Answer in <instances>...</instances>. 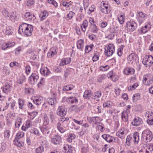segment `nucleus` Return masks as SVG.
I'll list each match as a JSON object with an SVG mask.
<instances>
[{
	"mask_svg": "<svg viewBox=\"0 0 153 153\" xmlns=\"http://www.w3.org/2000/svg\"><path fill=\"white\" fill-rule=\"evenodd\" d=\"M30 131L31 133H33L34 134L39 135V130L37 129H36L35 128H33L30 130Z\"/></svg>",
	"mask_w": 153,
	"mask_h": 153,
	"instance_id": "nucleus-59",
	"label": "nucleus"
},
{
	"mask_svg": "<svg viewBox=\"0 0 153 153\" xmlns=\"http://www.w3.org/2000/svg\"><path fill=\"white\" fill-rule=\"evenodd\" d=\"M137 20L140 24L142 23L146 19L147 15L142 12H139L137 14Z\"/></svg>",
	"mask_w": 153,
	"mask_h": 153,
	"instance_id": "nucleus-8",
	"label": "nucleus"
},
{
	"mask_svg": "<svg viewBox=\"0 0 153 153\" xmlns=\"http://www.w3.org/2000/svg\"><path fill=\"white\" fill-rule=\"evenodd\" d=\"M51 121L53 123L55 119V113L53 111L50 112L49 114Z\"/></svg>",
	"mask_w": 153,
	"mask_h": 153,
	"instance_id": "nucleus-51",
	"label": "nucleus"
},
{
	"mask_svg": "<svg viewBox=\"0 0 153 153\" xmlns=\"http://www.w3.org/2000/svg\"><path fill=\"white\" fill-rule=\"evenodd\" d=\"M121 117L123 121L128 123V115L126 112H123L121 113Z\"/></svg>",
	"mask_w": 153,
	"mask_h": 153,
	"instance_id": "nucleus-30",
	"label": "nucleus"
},
{
	"mask_svg": "<svg viewBox=\"0 0 153 153\" xmlns=\"http://www.w3.org/2000/svg\"><path fill=\"white\" fill-rule=\"evenodd\" d=\"M106 77V76L104 75H101L99 76L97 79L98 81L99 82H101L102 81L104 80Z\"/></svg>",
	"mask_w": 153,
	"mask_h": 153,
	"instance_id": "nucleus-60",
	"label": "nucleus"
},
{
	"mask_svg": "<svg viewBox=\"0 0 153 153\" xmlns=\"http://www.w3.org/2000/svg\"><path fill=\"white\" fill-rule=\"evenodd\" d=\"M84 8L85 10L89 5L88 0H83Z\"/></svg>",
	"mask_w": 153,
	"mask_h": 153,
	"instance_id": "nucleus-64",
	"label": "nucleus"
},
{
	"mask_svg": "<svg viewBox=\"0 0 153 153\" xmlns=\"http://www.w3.org/2000/svg\"><path fill=\"white\" fill-rule=\"evenodd\" d=\"M10 86L9 84H6L5 86L3 87V91L5 93H7L9 92L10 90Z\"/></svg>",
	"mask_w": 153,
	"mask_h": 153,
	"instance_id": "nucleus-40",
	"label": "nucleus"
},
{
	"mask_svg": "<svg viewBox=\"0 0 153 153\" xmlns=\"http://www.w3.org/2000/svg\"><path fill=\"white\" fill-rule=\"evenodd\" d=\"M133 141V138L130 135H128L126 139V145L129 146L131 145V143L132 141Z\"/></svg>",
	"mask_w": 153,
	"mask_h": 153,
	"instance_id": "nucleus-38",
	"label": "nucleus"
},
{
	"mask_svg": "<svg viewBox=\"0 0 153 153\" xmlns=\"http://www.w3.org/2000/svg\"><path fill=\"white\" fill-rule=\"evenodd\" d=\"M43 126H46L48 124H49V120L47 114H44L43 116Z\"/></svg>",
	"mask_w": 153,
	"mask_h": 153,
	"instance_id": "nucleus-29",
	"label": "nucleus"
},
{
	"mask_svg": "<svg viewBox=\"0 0 153 153\" xmlns=\"http://www.w3.org/2000/svg\"><path fill=\"white\" fill-rule=\"evenodd\" d=\"M99 53L97 52L94 53V56L92 58V61L93 62H96L99 59Z\"/></svg>",
	"mask_w": 153,
	"mask_h": 153,
	"instance_id": "nucleus-48",
	"label": "nucleus"
},
{
	"mask_svg": "<svg viewBox=\"0 0 153 153\" xmlns=\"http://www.w3.org/2000/svg\"><path fill=\"white\" fill-rule=\"evenodd\" d=\"M13 33V30L11 27H7L4 33L5 34L7 35H12Z\"/></svg>",
	"mask_w": 153,
	"mask_h": 153,
	"instance_id": "nucleus-34",
	"label": "nucleus"
},
{
	"mask_svg": "<svg viewBox=\"0 0 153 153\" xmlns=\"http://www.w3.org/2000/svg\"><path fill=\"white\" fill-rule=\"evenodd\" d=\"M64 152L65 153H71L72 152V148L71 145L68 144L64 145L63 147Z\"/></svg>",
	"mask_w": 153,
	"mask_h": 153,
	"instance_id": "nucleus-18",
	"label": "nucleus"
},
{
	"mask_svg": "<svg viewBox=\"0 0 153 153\" xmlns=\"http://www.w3.org/2000/svg\"><path fill=\"white\" fill-rule=\"evenodd\" d=\"M91 31L94 33H97L98 31V29L96 25H93L91 26Z\"/></svg>",
	"mask_w": 153,
	"mask_h": 153,
	"instance_id": "nucleus-43",
	"label": "nucleus"
},
{
	"mask_svg": "<svg viewBox=\"0 0 153 153\" xmlns=\"http://www.w3.org/2000/svg\"><path fill=\"white\" fill-rule=\"evenodd\" d=\"M67 109L64 106H59L57 110L56 113L58 115L63 117L66 114Z\"/></svg>",
	"mask_w": 153,
	"mask_h": 153,
	"instance_id": "nucleus-7",
	"label": "nucleus"
},
{
	"mask_svg": "<svg viewBox=\"0 0 153 153\" xmlns=\"http://www.w3.org/2000/svg\"><path fill=\"white\" fill-rule=\"evenodd\" d=\"M124 45H122L120 46L117 50V54L119 56H122L123 53V50L124 47Z\"/></svg>",
	"mask_w": 153,
	"mask_h": 153,
	"instance_id": "nucleus-46",
	"label": "nucleus"
},
{
	"mask_svg": "<svg viewBox=\"0 0 153 153\" xmlns=\"http://www.w3.org/2000/svg\"><path fill=\"white\" fill-rule=\"evenodd\" d=\"M33 103L36 105H40L42 103L43 101V98L41 96L35 97H33L31 98Z\"/></svg>",
	"mask_w": 153,
	"mask_h": 153,
	"instance_id": "nucleus-10",
	"label": "nucleus"
},
{
	"mask_svg": "<svg viewBox=\"0 0 153 153\" xmlns=\"http://www.w3.org/2000/svg\"><path fill=\"white\" fill-rule=\"evenodd\" d=\"M76 135L74 134H70L68 136L67 140L68 142H71L75 138Z\"/></svg>",
	"mask_w": 153,
	"mask_h": 153,
	"instance_id": "nucleus-52",
	"label": "nucleus"
},
{
	"mask_svg": "<svg viewBox=\"0 0 153 153\" xmlns=\"http://www.w3.org/2000/svg\"><path fill=\"white\" fill-rule=\"evenodd\" d=\"M142 63L144 65L151 66L153 63V57L151 55H146L143 59Z\"/></svg>",
	"mask_w": 153,
	"mask_h": 153,
	"instance_id": "nucleus-6",
	"label": "nucleus"
},
{
	"mask_svg": "<svg viewBox=\"0 0 153 153\" xmlns=\"http://www.w3.org/2000/svg\"><path fill=\"white\" fill-rule=\"evenodd\" d=\"M56 54L57 52L56 51V48L53 47L50 49L48 53L47 56L49 58H51Z\"/></svg>",
	"mask_w": 153,
	"mask_h": 153,
	"instance_id": "nucleus-16",
	"label": "nucleus"
},
{
	"mask_svg": "<svg viewBox=\"0 0 153 153\" xmlns=\"http://www.w3.org/2000/svg\"><path fill=\"white\" fill-rule=\"evenodd\" d=\"M115 51L114 45L112 44H110L105 48V54L107 56H111Z\"/></svg>",
	"mask_w": 153,
	"mask_h": 153,
	"instance_id": "nucleus-4",
	"label": "nucleus"
},
{
	"mask_svg": "<svg viewBox=\"0 0 153 153\" xmlns=\"http://www.w3.org/2000/svg\"><path fill=\"white\" fill-rule=\"evenodd\" d=\"M10 18L13 22L17 21L19 19L18 15L16 13L13 11L11 15H10Z\"/></svg>",
	"mask_w": 153,
	"mask_h": 153,
	"instance_id": "nucleus-21",
	"label": "nucleus"
},
{
	"mask_svg": "<svg viewBox=\"0 0 153 153\" xmlns=\"http://www.w3.org/2000/svg\"><path fill=\"white\" fill-rule=\"evenodd\" d=\"M142 122V119L139 117H135L133 119L131 124L134 126H139Z\"/></svg>",
	"mask_w": 153,
	"mask_h": 153,
	"instance_id": "nucleus-11",
	"label": "nucleus"
},
{
	"mask_svg": "<svg viewBox=\"0 0 153 153\" xmlns=\"http://www.w3.org/2000/svg\"><path fill=\"white\" fill-rule=\"evenodd\" d=\"M101 7H103L104 9H106L107 10H111V7L107 3H106L104 2H102L101 3Z\"/></svg>",
	"mask_w": 153,
	"mask_h": 153,
	"instance_id": "nucleus-35",
	"label": "nucleus"
},
{
	"mask_svg": "<svg viewBox=\"0 0 153 153\" xmlns=\"http://www.w3.org/2000/svg\"><path fill=\"white\" fill-rule=\"evenodd\" d=\"M145 153H153V144H150L146 146Z\"/></svg>",
	"mask_w": 153,
	"mask_h": 153,
	"instance_id": "nucleus-22",
	"label": "nucleus"
},
{
	"mask_svg": "<svg viewBox=\"0 0 153 153\" xmlns=\"http://www.w3.org/2000/svg\"><path fill=\"white\" fill-rule=\"evenodd\" d=\"M102 137L107 142L109 143L114 142L115 141V139L114 137L109 134H104L102 135Z\"/></svg>",
	"mask_w": 153,
	"mask_h": 153,
	"instance_id": "nucleus-13",
	"label": "nucleus"
},
{
	"mask_svg": "<svg viewBox=\"0 0 153 153\" xmlns=\"http://www.w3.org/2000/svg\"><path fill=\"white\" fill-rule=\"evenodd\" d=\"M41 74L44 76H47L51 73L49 69L47 67H44L41 68L40 70Z\"/></svg>",
	"mask_w": 153,
	"mask_h": 153,
	"instance_id": "nucleus-14",
	"label": "nucleus"
},
{
	"mask_svg": "<svg viewBox=\"0 0 153 153\" xmlns=\"http://www.w3.org/2000/svg\"><path fill=\"white\" fill-rule=\"evenodd\" d=\"M140 97V94L139 93L134 94L132 97L133 102L136 101L137 100L139 99Z\"/></svg>",
	"mask_w": 153,
	"mask_h": 153,
	"instance_id": "nucleus-56",
	"label": "nucleus"
},
{
	"mask_svg": "<svg viewBox=\"0 0 153 153\" xmlns=\"http://www.w3.org/2000/svg\"><path fill=\"white\" fill-rule=\"evenodd\" d=\"M135 72L134 69L131 68H126L124 71V73L126 75L133 74Z\"/></svg>",
	"mask_w": 153,
	"mask_h": 153,
	"instance_id": "nucleus-20",
	"label": "nucleus"
},
{
	"mask_svg": "<svg viewBox=\"0 0 153 153\" xmlns=\"http://www.w3.org/2000/svg\"><path fill=\"white\" fill-rule=\"evenodd\" d=\"M14 144L18 146L21 147L23 146L22 142L19 140H14Z\"/></svg>",
	"mask_w": 153,
	"mask_h": 153,
	"instance_id": "nucleus-53",
	"label": "nucleus"
},
{
	"mask_svg": "<svg viewBox=\"0 0 153 153\" xmlns=\"http://www.w3.org/2000/svg\"><path fill=\"white\" fill-rule=\"evenodd\" d=\"M24 133L22 131H20L18 133L15 138V140H19L24 136Z\"/></svg>",
	"mask_w": 153,
	"mask_h": 153,
	"instance_id": "nucleus-47",
	"label": "nucleus"
},
{
	"mask_svg": "<svg viewBox=\"0 0 153 153\" xmlns=\"http://www.w3.org/2000/svg\"><path fill=\"white\" fill-rule=\"evenodd\" d=\"M94 45L93 44H91L89 45L86 46L85 48V52L86 53H88L92 50Z\"/></svg>",
	"mask_w": 153,
	"mask_h": 153,
	"instance_id": "nucleus-45",
	"label": "nucleus"
},
{
	"mask_svg": "<svg viewBox=\"0 0 153 153\" xmlns=\"http://www.w3.org/2000/svg\"><path fill=\"white\" fill-rule=\"evenodd\" d=\"M43 134L46 136H48L50 133L49 128L47 126H43V128L41 129Z\"/></svg>",
	"mask_w": 153,
	"mask_h": 153,
	"instance_id": "nucleus-32",
	"label": "nucleus"
},
{
	"mask_svg": "<svg viewBox=\"0 0 153 153\" xmlns=\"http://www.w3.org/2000/svg\"><path fill=\"white\" fill-rule=\"evenodd\" d=\"M66 126H62L61 124L58 123L57 124V128L58 131L61 133H63L66 131L67 130Z\"/></svg>",
	"mask_w": 153,
	"mask_h": 153,
	"instance_id": "nucleus-17",
	"label": "nucleus"
},
{
	"mask_svg": "<svg viewBox=\"0 0 153 153\" xmlns=\"http://www.w3.org/2000/svg\"><path fill=\"white\" fill-rule=\"evenodd\" d=\"M47 102L49 104L53 105L55 104L56 100L55 98H48L47 99Z\"/></svg>",
	"mask_w": 153,
	"mask_h": 153,
	"instance_id": "nucleus-33",
	"label": "nucleus"
},
{
	"mask_svg": "<svg viewBox=\"0 0 153 153\" xmlns=\"http://www.w3.org/2000/svg\"><path fill=\"white\" fill-rule=\"evenodd\" d=\"M44 147L40 146L37 148L36 149V152L37 153H42L44 151Z\"/></svg>",
	"mask_w": 153,
	"mask_h": 153,
	"instance_id": "nucleus-57",
	"label": "nucleus"
},
{
	"mask_svg": "<svg viewBox=\"0 0 153 153\" xmlns=\"http://www.w3.org/2000/svg\"><path fill=\"white\" fill-rule=\"evenodd\" d=\"M93 94L91 93V91L88 90L85 91L83 95V97L86 99L88 100L90 97L92 98Z\"/></svg>",
	"mask_w": 153,
	"mask_h": 153,
	"instance_id": "nucleus-24",
	"label": "nucleus"
},
{
	"mask_svg": "<svg viewBox=\"0 0 153 153\" xmlns=\"http://www.w3.org/2000/svg\"><path fill=\"white\" fill-rule=\"evenodd\" d=\"M141 140L145 143L149 142L153 139L152 132L149 129H146L143 131L142 134Z\"/></svg>",
	"mask_w": 153,
	"mask_h": 153,
	"instance_id": "nucleus-1",
	"label": "nucleus"
},
{
	"mask_svg": "<svg viewBox=\"0 0 153 153\" xmlns=\"http://www.w3.org/2000/svg\"><path fill=\"white\" fill-rule=\"evenodd\" d=\"M66 101L70 104L78 102V100L75 97H70L66 99Z\"/></svg>",
	"mask_w": 153,
	"mask_h": 153,
	"instance_id": "nucleus-25",
	"label": "nucleus"
},
{
	"mask_svg": "<svg viewBox=\"0 0 153 153\" xmlns=\"http://www.w3.org/2000/svg\"><path fill=\"white\" fill-rule=\"evenodd\" d=\"M143 83L146 85H149L153 83V77L150 74H146L144 76L143 80Z\"/></svg>",
	"mask_w": 153,
	"mask_h": 153,
	"instance_id": "nucleus-5",
	"label": "nucleus"
},
{
	"mask_svg": "<svg viewBox=\"0 0 153 153\" xmlns=\"http://www.w3.org/2000/svg\"><path fill=\"white\" fill-rule=\"evenodd\" d=\"M2 15L5 17H10V14H9V12L5 9L3 10L2 11Z\"/></svg>",
	"mask_w": 153,
	"mask_h": 153,
	"instance_id": "nucleus-61",
	"label": "nucleus"
},
{
	"mask_svg": "<svg viewBox=\"0 0 153 153\" xmlns=\"http://www.w3.org/2000/svg\"><path fill=\"white\" fill-rule=\"evenodd\" d=\"M88 24V22L87 20H85L83 21L82 23L80 25V27L81 29L83 32H84L86 31Z\"/></svg>",
	"mask_w": 153,
	"mask_h": 153,
	"instance_id": "nucleus-23",
	"label": "nucleus"
},
{
	"mask_svg": "<svg viewBox=\"0 0 153 153\" xmlns=\"http://www.w3.org/2000/svg\"><path fill=\"white\" fill-rule=\"evenodd\" d=\"M71 61V58H64L62 59L61 60V63H60V65H64L68 64Z\"/></svg>",
	"mask_w": 153,
	"mask_h": 153,
	"instance_id": "nucleus-27",
	"label": "nucleus"
},
{
	"mask_svg": "<svg viewBox=\"0 0 153 153\" xmlns=\"http://www.w3.org/2000/svg\"><path fill=\"white\" fill-rule=\"evenodd\" d=\"M138 86V84L134 83L132 86H130L128 88V90L129 91L134 90Z\"/></svg>",
	"mask_w": 153,
	"mask_h": 153,
	"instance_id": "nucleus-62",
	"label": "nucleus"
},
{
	"mask_svg": "<svg viewBox=\"0 0 153 153\" xmlns=\"http://www.w3.org/2000/svg\"><path fill=\"white\" fill-rule=\"evenodd\" d=\"M110 68L109 65H107L105 66H101L100 67V70L102 71H107Z\"/></svg>",
	"mask_w": 153,
	"mask_h": 153,
	"instance_id": "nucleus-55",
	"label": "nucleus"
},
{
	"mask_svg": "<svg viewBox=\"0 0 153 153\" xmlns=\"http://www.w3.org/2000/svg\"><path fill=\"white\" fill-rule=\"evenodd\" d=\"M133 137V141L135 144H137L140 140L139 133L137 132L134 133Z\"/></svg>",
	"mask_w": 153,
	"mask_h": 153,
	"instance_id": "nucleus-19",
	"label": "nucleus"
},
{
	"mask_svg": "<svg viewBox=\"0 0 153 153\" xmlns=\"http://www.w3.org/2000/svg\"><path fill=\"white\" fill-rule=\"evenodd\" d=\"M15 45L14 42H12L11 43H4L1 45V48L3 50H5L8 48H10L14 46Z\"/></svg>",
	"mask_w": 153,
	"mask_h": 153,
	"instance_id": "nucleus-28",
	"label": "nucleus"
},
{
	"mask_svg": "<svg viewBox=\"0 0 153 153\" xmlns=\"http://www.w3.org/2000/svg\"><path fill=\"white\" fill-rule=\"evenodd\" d=\"M98 120L99 117H97L88 118V120L91 123H94L96 124L98 123Z\"/></svg>",
	"mask_w": 153,
	"mask_h": 153,
	"instance_id": "nucleus-31",
	"label": "nucleus"
},
{
	"mask_svg": "<svg viewBox=\"0 0 153 153\" xmlns=\"http://www.w3.org/2000/svg\"><path fill=\"white\" fill-rule=\"evenodd\" d=\"M149 25H146L144 27H142L141 31L142 33H144L149 30Z\"/></svg>",
	"mask_w": 153,
	"mask_h": 153,
	"instance_id": "nucleus-54",
	"label": "nucleus"
},
{
	"mask_svg": "<svg viewBox=\"0 0 153 153\" xmlns=\"http://www.w3.org/2000/svg\"><path fill=\"white\" fill-rule=\"evenodd\" d=\"M39 76L35 73H32L29 77V84L31 85L35 84L36 83Z\"/></svg>",
	"mask_w": 153,
	"mask_h": 153,
	"instance_id": "nucleus-9",
	"label": "nucleus"
},
{
	"mask_svg": "<svg viewBox=\"0 0 153 153\" xmlns=\"http://www.w3.org/2000/svg\"><path fill=\"white\" fill-rule=\"evenodd\" d=\"M118 19L119 23L122 24H123L125 21V17L124 15H120L119 16H118Z\"/></svg>",
	"mask_w": 153,
	"mask_h": 153,
	"instance_id": "nucleus-44",
	"label": "nucleus"
},
{
	"mask_svg": "<svg viewBox=\"0 0 153 153\" xmlns=\"http://www.w3.org/2000/svg\"><path fill=\"white\" fill-rule=\"evenodd\" d=\"M77 47L78 49L82 51L84 47V41L82 39H80L77 42Z\"/></svg>",
	"mask_w": 153,
	"mask_h": 153,
	"instance_id": "nucleus-26",
	"label": "nucleus"
},
{
	"mask_svg": "<svg viewBox=\"0 0 153 153\" xmlns=\"http://www.w3.org/2000/svg\"><path fill=\"white\" fill-rule=\"evenodd\" d=\"M102 95V94L100 91H98L95 92L94 94H93L92 98L93 99H95L97 98H100Z\"/></svg>",
	"mask_w": 153,
	"mask_h": 153,
	"instance_id": "nucleus-37",
	"label": "nucleus"
},
{
	"mask_svg": "<svg viewBox=\"0 0 153 153\" xmlns=\"http://www.w3.org/2000/svg\"><path fill=\"white\" fill-rule=\"evenodd\" d=\"M62 5L66 9H68L71 6V4L70 2H67L66 1H64L62 2Z\"/></svg>",
	"mask_w": 153,
	"mask_h": 153,
	"instance_id": "nucleus-50",
	"label": "nucleus"
},
{
	"mask_svg": "<svg viewBox=\"0 0 153 153\" xmlns=\"http://www.w3.org/2000/svg\"><path fill=\"white\" fill-rule=\"evenodd\" d=\"M41 15L42 16L40 18V20L42 21L48 15V13L45 10L41 14Z\"/></svg>",
	"mask_w": 153,
	"mask_h": 153,
	"instance_id": "nucleus-49",
	"label": "nucleus"
},
{
	"mask_svg": "<svg viewBox=\"0 0 153 153\" xmlns=\"http://www.w3.org/2000/svg\"><path fill=\"white\" fill-rule=\"evenodd\" d=\"M61 140V137L60 136L55 135L53 138H51V141L53 144L57 145L59 143Z\"/></svg>",
	"mask_w": 153,
	"mask_h": 153,
	"instance_id": "nucleus-12",
	"label": "nucleus"
},
{
	"mask_svg": "<svg viewBox=\"0 0 153 153\" xmlns=\"http://www.w3.org/2000/svg\"><path fill=\"white\" fill-rule=\"evenodd\" d=\"M28 26L29 24L26 23L21 24L19 27L18 33L23 36L28 37L29 36Z\"/></svg>",
	"mask_w": 153,
	"mask_h": 153,
	"instance_id": "nucleus-2",
	"label": "nucleus"
},
{
	"mask_svg": "<svg viewBox=\"0 0 153 153\" xmlns=\"http://www.w3.org/2000/svg\"><path fill=\"white\" fill-rule=\"evenodd\" d=\"M100 10L102 13L106 14L109 13L111 11L109 10H107L106 9L103 8V7H100Z\"/></svg>",
	"mask_w": 153,
	"mask_h": 153,
	"instance_id": "nucleus-58",
	"label": "nucleus"
},
{
	"mask_svg": "<svg viewBox=\"0 0 153 153\" xmlns=\"http://www.w3.org/2000/svg\"><path fill=\"white\" fill-rule=\"evenodd\" d=\"M75 15V13L72 11H70L69 13L67 14L65 19L67 20H69L71 19Z\"/></svg>",
	"mask_w": 153,
	"mask_h": 153,
	"instance_id": "nucleus-42",
	"label": "nucleus"
},
{
	"mask_svg": "<svg viewBox=\"0 0 153 153\" xmlns=\"http://www.w3.org/2000/svg\"><path fill=\"white\" fill-rule=\"evenodd\" d=\"M137 59V55L134 53H132L128 56L127 59L128 61L133 63L136 62Z\"/></svg>",
	"mask_w": 153,
	"mask_h": 153,
	"instance_id": "nucleus-15",
	"label": "nucleus"
},
{
	"mask_svg": "<svg viewBox=\"0 0 153 153\" xmlns=\"http://www.w3.org/2000/svg\"><path fill=\"white\" fill-rule=\"evenodd\" d=\"M104 107L110 108L112 106V103L110 101H108L104 102L103 104Z\"/></svg>",
	"mask_w": 153,
	"mask_h": 153,
	"instance_id": "nucleus-41",
	"label": "nucleus"
},
{
	"mask_svg": "<svg viewBox=\"0 0 153 153\" xmlns=\"http://www.w3.org/2000/svg\"><path fill=\"white\" fill-rule=\"evenodd\" d=\"M110 76L113 82L116 81L118 79V77L117 75H111Z\"/></svg>",
	"mask_w": 153,
	"mask_h": 153,
	"instance_id": "nucleus-63",
	"label": "nucleus"
},
{
	"mask_svg": "<svg viewBox=\"0 0 153 153\" xmlns=\"http://www.w3.org/2000/svg\"><path fill=\"white\" fill-rule=\"evenodd\" d=\"M74 88V87L72 85H68L64 86L62 88V90L65 91H70L73 89Z\"/></svg>",
	"mask_w": 153,
	"mask_h": 153,
	"instance_id": "nucleus-36",
	"label": "nucleus"
},
{
	"mask_svg": "<svg viewBox=\"0 0 153 153\" xmlns=\"http://www.w3.org/2000/svg\"><path fill=\"white\" fill-rule=\"evenodd\" d=\"M22 118L20 117L17 118L15 123V127L16 128H19L20 126L22 123Z\"/></svg>",
	"mask_w": 153,
	"mask_h": 153,
	"instance_id": "nucleus-39",
	"label": "nucleus"
},
{
	"mask_svg": "<svg viewBox=\"0 0 153 153\" xmlns=\"http://www.w3.org/2000/svg\"><path fill=\"white\" fill-rule=\"evenodd\" d=\"M137 27V24L133 21H130L126 23V28L129 32H131L134 31Z\"/></svg>",
	"mask_w": 153,
	"mask_h": 153,
	"instance_id": "nucleus-3",
	"label": "nucleus"
}]
</instances>
